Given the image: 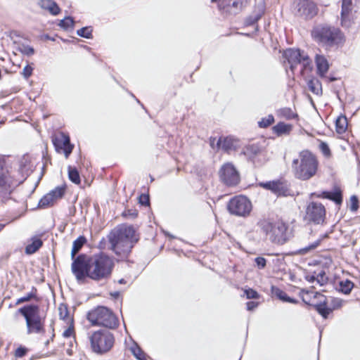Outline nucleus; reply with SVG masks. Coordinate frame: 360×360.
Masks as SVG:
<instances>
[{
  "instance_id": "obj_1",
  "label": "nucleus",
  "mask_w": 360,
  "mask_h": 360,
  "mask_svg": "<svg viewBox=\"0 0 360 360\" xmlns=\"http://www.w3.org/2000/svg\"><path fill=\"white\" fill-rule=\"evenodd\" d=\"M114 267V261L104 254L95 255L91 257L79 255L72 264V271L78 281L89 277L100 281L110 277Z\"/></svg>"
},
{
  "instance_id": "obj_2",
  "label": "nucleus",
  "mask_w": 360,
  "mask_h": 360,
  "mask_svg": "<svg viewBox=\"0 0 360 360\" xmlns=\"http://www.w3.org/2000/svg\"><path fill=\"white\" fill-rule=\"evenodd\" d=\"M110 249L121 259H126L134 244L139 240L131 226L122 225L115 228L108 236Z\"/></svg>"
},
{
  "instance_id": "obj_3",
  "label": "nucleus",
  "mask_w": 360,
  "mask_h": 360,
  "mask_svg": "<svg viewBox=\"0 0 360 360\" xmlns=\"http://www.w3.org/2000/svg\"><path fill=\"white\" fill-rule=\"evenodd\" d=\"M318 160L309 150H302L292 162V169L295 178L307 181L315 176L318 169Z\"/></svg>"
},
{
  "instance_id": "obj_4",
  "label": "nucleus",
  "mask_w": 360,
  "mask_h": 360,
  "mask_svg": "<svg viewBox=\"0 0 360 360\" xmlns=\"http://www.w3.org/2000/svg\"><path fill=\"white\" fill-rule=\"evenodd\" d=\"M257 224L268 240L275 245H282L290 238L288 225L281 221L272 222L267 219H262Z\"/></svg>"
},
{
  "instance_id": "obj_5",
  "label": "nucleus",
  "mask_w": 360,
  "mask_h": 360,
  "mask_svg": "<svg viewBox=\"0 0 360 360\" xmlns=\"http://www.w3.org/2000/svg\"><path fill=\"white\" fill-rule=\"evenodd\" d=\"M18 312L22 314L26 322V333L27 335H44L45 333V317L40 315L38 305L30 304L21 307Z\"/></svg>"
},
{
  "instance_id": "obj_6",
  "label": "nucleus",
  "mask_w": 360,
  "mask_h": 360,
  "mask_svg": "<svg viewBox=\"0 0 360 360\" xmlns=\"http://www.w3.org/2000/svg\"><path fill=\"white\" fill-rule=\"evenodd\" d=\"M86 318L92 326H103L110 329L119 326V321L113 312L105 307H98L89 311Z\"/></svg>"
},
{
  "instance_id": "obj_7",
  "label": "nucleus",
  "mask_w": 360,
  "mask_h": 360,
  "mask_svg": "<svg viewBox=\"0 0 360 360\" xmlns=\"http://www.w3.org/2000/svg\"><path fill=\"white\" fill-rule=\"evenodd\" d=\"M23 182L22 178H17L12 174L4 158H0V195L5 196L10 194L12 191Z\"/></svg>"
},
{
  "instance_id": "obj_8",
  "label": "nucleus",
  "mask_w": 360,
  "mask_h": 360,
  "mask_svg": "<svg viewBox=\"0 0 360 360\" xmlns=\"http://www.w3.org/2000/svg\"><path fill=\"white\" fill-rule=\"evenodd\" d=\"M89 339L93 352L99 354L109 352L115 343L112 333L103 330L93 333Z\"/></svg>"
},
{
  "instance_id": "obj_9",
  "label": "nucleus",
  "mask_w": 360,
  "mask_h": 360,
  "mask_svg": "<svg viewBox=\"0 0 360 360\" xmlns=\"http://www.w3.org/2000/svg\"><path fill=\"white\" fill-rule=\"evenodd\" d=\"M312 36L319 41L329 45L342 43L344 39L339 29L327 26L316 27L312 32Z\"/></svg>"
},
{
  "instance_id": "obj_10",
  "label": "nucleus",
  "mask_w": 360,
  "mask_h": 360,
  "mask_svg": "<svg viewBox=\"0 0 360 360\" xmlns=\"http://www.w3.org/2000/svg\"><path fill=\"white\" fill-rule=\"evenodd\" d=\"M227 209L233 215L245 217L252 210V203L245 196L238 195L229 200Z\"/></svg>"
},
{
  "instance_id": "obj_11",
  "label": "nucleus",
  "mask_w": 360,
  "mask_h": 360,
  "mask_svg": "<svg viewBox=\"0 0 360 360\" xmlns=\"http://www.w3.org/2000/svg\"><path fill=\"white\" fill-rule=\"evenodd\" d=\"M358 0H342L341 11V25L349 28L354 23V8Z\"/></svg>"
},
{
  "instance_id": "obj_12",
  "label": "nucleus",
  "mask_w": 360,
  "mask_h": 360,
  "mask_svg": "<svg viewBox=\"0 0 360 360\" xmlns=\"http://www.w3.org/2000/svg\"><path fill=\"white\" fill-rule=\"evenodd\" d=\"M243 154L254 163H263L267 160L266 151L257 145L251 144L245 146L243 150Z\"/></svg>"
},
{
  "instance_id": "obj_13",
  "label": "nucleus",
  "mask_w": 360,
  "mask_h": 360,
  "mask_svg": "<svg viewBox=\"0 0 360 360\" xmlns=\"http://www.w3.org/2000/svg\"><path fill=\"white\" fill-rule=\"evenodd\" d=\"M221 180L228 186H235L240 181L239 174L231 163H225L219 170Z\"/></svg>"
},
{
  "instance_id": "obj_14",
  "label": "nucleus",
  "mask_w": 360,
  "mask_h": 360,
  "mask_svg": "<svg viewBox=\"0 0 360 360\" xmlns=\"http://www.w3.org/2000/svg\"><path fill=\"white\" fill-rule=\"evenodd\" d=\"M307 217L315 224H323L326 217L324 206L319 202H312L307 207Z\"/></svg>"
},
{
  "instance_id": "obj_15",
  "label": "nucleus",
  "mask_w": 360,
  "mask_h": 360,
  "mask_svg": "<svg viewBox=\"0 0 360 360\" xmlns=\"http://www.w3.org/2000/svg\"><path fill=\"white\" fill-rule=\"evenodd\" d=\"M284 56L290 64V68L292 70L294 65L297 63H303L304 68L310 65V60L309 56L300 49H290L285 51Z\"/></svg>"
},
{
  "instance_id": "obj_16",
  "label": "nucleus",
  "mask_w": 360,
  "mask_h": 360,
  "mask_svg": "<svg viewBox=\"0 0 360 360\" xmlns=\"http://www.w3.org/2000/svg\"><path fill=\"white\" fill-rule=\"evenodd\" d=\"M295 13L299 16L308 19L316 15L317 8L310 0H299L295 8Z\"/></svg>"
},
{
  "instance_id": "obj_17",
  "label": "nucleus",
  "mask_w": 360,
  "mask_h": 360,
  "mask_svg": "<svg viewBox=\"0 0 360 360\" xmlns=\"http://www.w3.org/2000/svg\"><path fill=\"white\" fill-rule=\"evenodd\" d=\"M53 144L57 149L63 150L66 158L69 157L73 149V146L70 144L69 136L63 133L60 134L54 139Z\"/></svg>"
},
{
  "instance_id": "obj_18",
  "label": "nucleus",
  "mask_w": 360,
  "mask_h": 360,
  "mask_svg": "<svg viewBox=\"0 0 360 360\" xmlns=\"http://www.w3.org/2000/svg\"><path fill=\"white\" fill-rule=\"evenodd\" d=\"M263 188L271 191L278 195H286L288 193V187L285 182L281 181H273L260 184Z\"/></svg>"
},
{
  "instance_id": "obj_19",
  "label": "nucleus",
  "mask_w": 360,
  "mask_h": 360,
  "mask_svg": "<svg viewBox=\"0 0 360 360\" xmlns=\"http://www.w3.org/2000/svg\"><path fill=\"white\" fill-rule=\"evenodd\" d=\"M314 297H319L320 301V303H315L314 304L315 309L324 319H326L332 311L326 306V298L319 292H316L314 294Z\"/></svg>"
},
{
  "instance_id": "obj_20",
  "label": "nucleus",
  "mask_w": 360,
  "mask_h": 360,
  "mask_svg": "<svg viewBox=\"0 0 360 360\" xmlns=\"http://www.w3.org/2000/svg\"><path fill=\"white\" fill-rule=\"evenodd\" d=\"M315 63L317 69V74L321 77H325L329 69V63L326 58L323 55L316 54L315 57Z\"/></svg>"
},
{
  "instance_id": "obj_21",
  "label": "nucleus",
  "mask_w": 360,
  "mask_h": 360,
  "mask_svg": "<svg viewBox=\"0 0 360 360\" xmlns=\"http://www.w3.org/2000/svg\"><path fill=\"white\" fill-rule=\"evenodd\" d=\"M39 6L44 10L49 11L53 15H57L60 9L58 4L52 0H40Z\"/></svg>"
},
{
  "instance_id": "obj_22",
  "label": "nucleus",
  "mask_w": 360,
  "mask_h": 360,
  "mask_svg": "<svg viewBox=\"0 0 360 360\" xmlns=\"http://www.w3.org/2000/svg\"><path fill=\"white\" fill-rule=\"evenodd\" d=\"M30 158L28 156H23L22 158L19 162V171L18 174L20 176H17V178H22L23 181L26 179V176L28 175L29 172L30 170Z\"/></svg>"
},
{
  "instance_id": "obj_23",
  "label": "nucleus",
  "mask_w": 360,
  "mask_h": 360,
  "mask_svg": "<svg viewBox=\"0 0 360 360\" xmlns=\"http://www.w3.org/2000/svg\"><path fill=\"white\" fill-rule=\"evenodd\" d=\"M43 245L42 240L38 237L34 236L31 238V243L25 247V253L32 255L36 252Z\"/></svg>"
},
{
  "instance_id": "obj_24",
  "label": "nucleus",
  "mask_w": 360,
  "mask_h": 360,
  "mask_svg": "<svg viewBox=\"0 0 360 360\" xmlns=\"http://www.w3.org/2000/svg\"><path fill=\"white\" fill-rule=\"evenodd\" d=\"M292 126L284 122H278L273 127V130L278 136L288 135L292 131Z\"/></svg>"
},
{
  "instance_id": "obj_25",
  "label": "nucleus",
  "mask_w": 360,
  "mask_h": 360,
  "mask_svg": "<svg viewBox=\"0 0 360 360\" xmlns=\"http://www.w3.org/2000/svg\"><path fill=\"white\" fill-rule=\"evenodd\" d=\"M271 292L276 297H277L279 300H282L283 302L293 304L297 303V301L296 300L290 297L284 291H283L278 288L273 286L271 288Z\"/></svg>"
},
{
  "instance_id": "obj_26",
  "label": "nucleus",
  "mask_w": 360,
  "mask_h": 360,
  "mask_svg": "<svg viewBox=\"0 0 360 360\" xmlns=\"http://www.w3.org/2000/svg\"><path fill=\"white\" fill-rule=\"evenodd\" d=\"M316 292H314L310 290H306L304 289H302L299 293L300 296L301 297L302 301L309 305H314L315 304L314 299H319V297H314V294Z\"/></svg>"
},
{
  "instance_id": "obj_27",
  "label": "nucleus",
  "mask_w": 360,
  "mask_h": 360,
  "mask_svg": "<svg viewBox=\"0 0 360 360\" xmlns=\"http://www.w3.org/2000/svg\"><path fill=\"white\" fill-rule=\"evenodd\" d=\"M60 319L65 321L67 324H72L73 319L69 314L68 307L65 304H60L58 307Z\"/></svg>"
},
{
  "instance_id": "obj_28",
  "label": "nucleus",
  "mask_w": 360,
  "mask_h": 360,
  "mask_svg": "<svg viewBox=\"0 0 360 360\" xmlns=\"http://www.w3.org/2000/svg\"><path fill=\"white\" fill-rule=\"evenodd\" d=\"M86 241V240L84 236H79L73 242L72 249L71 251V257L73 261L76 259L75 258L76 254L80 250Z\"/></svg>"
},
{
  "instance_id": "obj_29",
  "label": "nucleus",
  "mask_w": 360,
  "mask_h": 360,
  "mask_svg": "<svg viewBox=\"0 0 360 360\" xmlns=\"http://www.w3.org/2000/svg\"><path fill=\"white\" fill-rule=\"evenodd\" d=\"M309 90L316 95L322 94V86L321 82L317 79H311L307 83Z\"/></svg>"
},
{
  "instance_id": "obj_30",
  "label": "nucleus",
  "mask_w": 360,
  "mask_h": 360,
  "mask_svg": "<svg viewBox=\"0 0 360 360\" xmlns=\"http://www.w3.org/2000/svg\"><path fill=\"white\" fill-rule=\"evenodd\" d=\"M217 145L219 148H221L226 151H229L236 146L233 139L229 137H226L223 139H220Z\"/></svg>"
},
{
  "instance_id": "obj_31",
  "label": "nucleus",
  "mask_w": 360,
  "mask_h": 360,
  "mask_svg": "<svg viewBox=\"0 0 360 360\" xmlns=\"http://www.w3.org/2000/svg\"><path fill=\"white\" fill-rule=\"evenodd\" d=\"M336 126V131L338 134L344 133L347 127V118L344 116L339 117L335 122Z\"/></svg>"
},
{
  "instance_id": "obj_32",
  "label": "nucleus",
  "mask_w": 360,
  "mask_h": 360,
  "mask_svg": "<svg viewBox=\"0 0 360 360\" xmlns=\"http://www.w3.org/2000/svg\"><path fill=\"white\" fill-rule=\"evenodd\" d=\"M68 176L70 180L75 184H80V176L78 170L73 167H68Z\"/></svg>"
},
{
  "instance_id": "obj_33",
  "label": "nucleus",
  "mask_w": 360,
  "mask_h": 360,
  "mask_svg": "<svg viewBox=\"0 0 360 360\" xmlns=\"http://www.w3.org/2000/svg\"><path fill=\"white\" fill-rule=\"evenodd\" d=\"M212 2H217L220 8H225L226 7L232 6L233 7L238 8V1L237 0H212ZM247 0H245V2Z\"/></svg>"
},
{
  "instance_id": "obj_34",
  "label": "nucleus",
  "mask_w": 360,
  "mask_h": 360,
  "mask_svg": "<svg viewBox=\"0 0 360 360\" xmlns=\"http://www.w3.org/2000/svg\"><path fill=\"white\" fill-rule=\"evenodd\" d=\"M327 237H328V234H326V233L321 236V237L320 238H319L317 240H316L314 243L310 244L309 245H308L304 248L300 249L299 250V252L301 254H305V253L308 252L309 251L316 248L321 243V240Z\"/></svg>"
},
{
  "instance_id": "obj_35",
  "label": "nucleus",
  "mask_w": 360,
  "mask_h": 360,
  "mask_svg": "<svg viewBox=\"0 0 360 360\" xmlns=\"http://www.w3.org/2000/svg\"><path fill=\"white\" fill-rule=\"evenodd\" d=\"M16 50L23 55L32 56L34 53V49L28 45L24 44H18L16 47Z\"/></svg>"
},
{
  "instance_id": "obj_36",
  "label": "nucleus",
  "mask_w": 360,
  "mask_h": 360,
  "mask_svg": "<svg viewBox=\"0 0 360 360\" xmlns=\"http://www.w3.org/2000/svg\"><path fill=\"white\" fill-rule=\"evenodd\" d=\"M278 115L287 120H292L297 117V115L290 108H284L278 111Z\"/></svg>"
},
{
  "instance_id": "obj_37",
  "label": "nucleus",
  "mask_w": 360,
  "mask_h": 360,
  "mask_svg": "<svg viewBox=\"0 0 360 360\" xmlns=\"http://www.w3.org/2000/svg\"><path fill=\"white\" fill-rule=\"evenodd\" d=\"M54 202L55 200L53 199V197H51V195L47 193L39 200V207L41 208H45L50 205H52Z\"/></svg>"
},
{
  "instance_id": "obj_38",
  "label": "nucleus",
  "mask_w": 360,
  "mask_h": 360,
  "mask_svg": "<svg viewBox=\"0 0 360 360\" xmlns=\"http://www.w3.org/2000/svg\"><path fill=\"white\" fill-rule=\"evenodd\" d=\"M323 195L324 198H326L328 199L333 200L337 204H340L342 202V195H341L340 193H339V192H336V193L324 192V193H323Z\"/></svg>"
},
{
  "instance_id": "obj_39",
  "label": "nucleus",
  "mask_w": 360,
  "mask_h": 360,
  "mask_svg": "<svg viewBox=\"0 0 360 360\" xmlns=\"http://www.w3.org/2000/svg\"><path fill=\"white\" fill-rule=\"evenodd\" d=\"M340 290L345 294H349L354 287V283L349 281L345 280L340 283Z\"/></svg>"
},
{
  "instance_id": "obj_40",
  "label": "nucleus",
  "mask_w": 360,
  "mask_h": 360,
  "mask_svg": "<svg viewBox=\"0 0 360 360\" xmlns=\"http://www.w3.org/2000/svg\"><path fill=\"white\" fill-rule=\"evenodd\" d=\"M65 193V188L62 186H58L53 191L49 193L51 197H53L55 201L59 198H61Z\"/></svg>"
},
{
  "instance_id": "obj_41",
  "label": "nucleus",
  "mask_w": 360,
  "mask_h": 360,
  "mask_svg": "<svg viewBox=\"0 0 360 360\" xmlns=\"http://www.w3.org/2000/svg\"><path fill=\"white\" fill-rule=\"evenodd\" d=\"M314 274H316V282L320 285H323L327 283L328 277L323 270H321L318 273L314 272Z\"/></svg>"
},
{
  "instance_id": "obj_42",
  "label": "nucleus",
  "mask_w": 360,
  "mask_h": 360,
  "mask_svg": "<svg viewBox=\"0 0 360 360\" xmlns=\"http://www.w3.org/2000/svg\"><path fill=\"white\" fill-rule=\"evenodd\" d=\"M274 122V118L272 115H269L266 117L262 118L258 124L261 128H266L271 125Z\"/></svg>"
},
{
  "instance_id": "obj_43",
  "label": "nucleus",
  "mask_w": 360,
  "mask_h": 360,
  "mask_svg": "<svg viewBox=\"0 0 360 360\" xmlns=\"http://www.w3.org/2000/svg\"><path fill=\"white\" fill-rule=\"evenodd\" d=\"M58 25L64 29H68L73 27L74 20L71 17H66L63 20H61Z\"/></svg>"
},
{
  "instance_id": "obj_44",
  "label": "nucleus",
  "mask_w": 360,
  "mask_h": 360,
  "mask_svg": "<svg viewBox=\"0 0 360 360\" xmlns=\"http://www.w3.org/2000/svg\"><path fill=\"white\" fill-rule=\"evenodd\" d=\"M91 27H85L78 30L77 33L80 37L89 39L91 37Z\"/></svg>"
},
{
  "instance_id": "obj_45",
  "label": "nucleus",
  "mask_w": 360,
  "mask_h": 360,
  "mask_svg": "<svg viewBox=\"0 0 360 360\" xmlns=\"http://www.w3.org/2000/svg\"><path fill=\"white\" fill-rule=\"evenodd\" d=\"M263 13H264V8H263V6H259V12L257 13H256L255 15L250 16L248 18V23L253 24V23L256 22L259 19H260V18L262 17Z\"/></svg>"
},
{
  "instance_id": "obj_46",
  "label": "nucleus",
  "mask_w": 360,
  "mask_h": 360,
  "mask_svg": "<svg viewBox=\"0 0 360 360\" xmlns=\"http://www.w3.org/2000/svg\"><path fill=\"white\" fill-rule=\"evenodd\" d=\"M244 293L247 299H258L259 297L258 292L252 288L245 289Z\"/></svg>"
},
{
  "instance_id": "obj_47",
  "label": "nucleus",
  "mask_w": 360,
  "mask_h": 360,
  "mask_svg": "<svg viewBox=\"0 0 360 360\" xmlns=\"http://www.w3.org/2000/svg\"><path fill=\"white\" fill-rule=\"evenodd\" d=\"M131 351H132L134 355L139 360H146L145 355L139 347H133V348H131Z\"/></svg>"
},
{
  "instance_id": "obj_48",
  "label": "nucleus",
  "mask_w": 360,
  "mask_h": 360,
  "mask_svg": "<svg viewBox=\"0 0 360 360\" xmlns=\"http://www.w3.org/2000/svg\"><path fill=\"white\" fill-rule=\"evenodd\" d=\"M28 349L26 347L20 346L16 349L15 352V356L17 358H22L26 355Z\"/></svg>"
},
{
  "instance_id": "obj_49",
  "label": "nucleus",
  "mask_w": 360,
  "mask_h": 360,
  "mask_svg": "<svg viewBox=\"0 0 360 360\" xmlns=\"http://www.w3.org/2000/svg\"><path fill=\"white\" fill-rule=\"evenodd\" d=\"M255 262L259 269H264L266 264V260L262 257H257L255 259Z\"/></svg>"
},
{
  "instance_id": "obj_50",
  "label": "nucleus",
  "mask_w": 360,
  "mask_h": 360,
  "mask_svg": "<svg viewBox=\"0 0 360 360\" xmlns=\"http://www.w3.org/2000/svg\"><path fill=\"white\" fill-rule=\"evenodd\" d=\"M350 209L352 211L356 212L359 208V201L358 198L355 195H352L350 198Z\"/></svg>"
},
{
  "instance_id": "obj_51",
  "label": "nucleus",
  "mask_w": 360,
  "mask_h": 360,
  "mask_svg": "<svg viewBox=\"0 0 360 360\" xmlns=\"http://www.w3.org/2000/svg\"><path fill=\"white\" fill-rule=\"evenodd\" d=\"M34 297V294L32 292L28 293L27 295L22 297L17 300L16 304H20L21 303L28 302L31 300Z\"/></svg>"
},
{
  "instance_id": "obj_52",
  "label": "nucleus",
  "mask_w": 360,
  "mask_h": 360,
  "mask_svg": "<svg viewBox=\"0 0 360 360\" xmlns=\"http://www.w3.org/2000/svg\"><path fill=\"white\" fill-rule=\"evenodd\" d=\"M32 70H33V68L31 66H30L29 65H27L23 68L22 75H23V77L27 79L28 77H30L32 75Z\"/></svg>"
},
{
  "instance_id": "obj_53",
  "label": "nucleus",
  "mask_w": 360,
  "mask_h": 360,
  "mask_svg": "<svg viewBox=\"0 0 360 360\" xmlns=\"http://www.w3.org/2000/svg\"><path fill=\"white\" fill-rule=\"evenodd\" d=\"M320 149L321 150V151L323 152V153L325 155L328 156L330 155V148L326 143L321 142L320 143Z\"/></svg>"
},
{
  "instance_id": "obj_54",
  "label": "nucleus",
  "mask_w": 360,
  "mask_h": 360,
  "mask_svg": "<svg viewBox=\"0 0 360 360\" xmlns=\"http://www.w3.org/2000/svg\"><path fill=\"white\" fill-rule=\"evenodd\" d=\"M139 202L141 205H148V203H149V197H148V195H141L139 197Z\"/></svg>"
},
{
  "instance_id": "obj_55",
  "label": "nucleus",
  "mask_w": 360,
  "mask_h": 360,
  "mask_svg": "<svg viewBox=\"0 0 360 360\" xmlns=\"http://www.w3.org/2000/svg\"><path fill=\"white\" fill-rule=\"evenodd\" d=\"M247 309L249 311H252L257 307L258 302H254V301H250L247 302Z\"/></svg>"
},
{
  "instance_id": "obj_56",
  "label": "nucleus",
  "mask_w": 360,
  "mask_h": 360,
  "mask_svg": "<svg viewBox=\"0 0 360 360\" xmlns=\"http://www.w3.org/2000/svg\"><path fill=\"white\" fill-rule=\"evenodd\" d=\"M305 279L309 283H314V281H316V274L307 275L305 276Z\"/></svg>"
},
{
  "instance_id": "obj_57",
  "label": "nucleus",
  "mask_w": 360,
  "mask_h": 360,
  "mask_svg": "<svg viewBox=\"0 0 360 360\" xmlns=\"http://www.w3.org/2000/svg\"><path fill=\"white\" fill-rule=\"evenodd\" d=\"M72 333H73V329L72 328L69 327L68 329H66L63 332V336L66 337V338L70 337L72 335Z\"/></svg>"
},
{
  "instance_id": "obj_58",
  "label": "nucleus",
  "mask_w": 360,
  "mask_h": 360,
  "mask_svg": "<svg viewBox=\"0 0 360 360\" xmlns=\"http://www.w3.org/2000/svg\"><path fill=\"white\" fill-rule=\"evenodd\" d=\"M334 308H339L342 306V301L340 299L333 300Z\"/></svg>"
},
{
  "instance_id": "obj_59",
  "label": "nucleus",
  "mask_w": 360,
  "mask_h": 360,
  "mask_svg": "<svg viewBox=\"0 0 360 360\" xmlns=\"http://www.w3.org/2000/svg\"><path fill=\"white\" fill-rule=\"evenodd\" d=\"M238 1V8H241L243 6H245L248 4V0L245 2V0H237Z\"/></svg>"
},
{
  "instance_id": "obj_60",
  "label": "nucleus",
  "mask_w": 360,
  "mask_h": 360,
  "mask_svg": "<svg viewBox=\"0 0 360 360\" xmlns=\"http://www.w3.org/2000/svg\"><path fill=\"white\" fill-rule=\"evenodd\" d=\"M119 283H124L125 282H124V280L123 278H122V279H120V280L119 281Z\"/></svg>"
},
{
  "instance_id": "obj_61",
  "label": "nucleus",
  "mask_w": 360,
  "mask_h": 360,
  "mask_svg": "<svg viewBox=\"0 0 360 360\" xmlns=\"http://www.w3.org/2000/svg\"><path fill=\"white\" fill-rule=\"evenodd\" d=\"M49 342H50V340H46V341L45 344H46V345H48L49 344Z\"/></svg>"
},
{
  "instance_id": "obj_62",
  "label": "nucleus",
  "mask_w": 360,
  "mask_h": 360,
  "mask_svg": "<svg viewBox=\"0 0 360 360\" xmlns=\"http://www.w3.org/2000/svg\"><path fill=\"white\" fill-rule=\"evenodd\" d=\"M4 226V225L0 224V231L3 229Z\"/></svg>"
},
{
  "instance_id": "obj_63",
  "label": "nucleus",
  "mask_w": 360,
  "mask_h": 360,
  "mask_svg": "<svg viewBox=\"0 0 360 360\" xmlns=\"http://www.w3.org/2000/svg\"><path fill=\"white\" fill-rule=\"evenodd\" d=\"M4 226V225L0 224V231L3 229Z\"/></svg>"
},
{
  "instance_id": "obj_64",
  "label": "nucleus",
  "mask_w": 360,
  "mask_h": 360,
  "mask_svg": "<svg viewBox=\"0 0 360 360\" xmlns=\"http://www.w3.org/2000/svg\"><path fill=\"white\" fill-rule=\"evenodd\" d=\"M335 79V78L331 77V78L329 79V81H334Z\"/></svg>"
}]
</instances>
